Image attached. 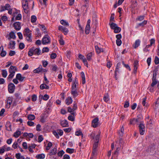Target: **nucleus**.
I'll use <instances>...</instances> for the list:
<instances>
[{
    "instance_id": "37",
    "label": "nucleus",
    "mask_w": 159,
    "mask_h": 159,
    "mask_svg": "<svg viewBox=\"0 0 159 159\" xmlns=\"http://www.w3.org/2000/svg\"><path fill=\"white\" fill-rule=\"evenodd\" d=\"M9 38H8L9 39H10V38L15 39L16 38V36L14 33L13 32H11L9 34Z\"/></svg>"
},
{
    "instance_id": "19",
    "label": "nucleus",
    "mask_w": 159,
    "mask_h": 159,
    "mask_svg": "<svg viewBox=\"0 0 159 159\" xmlns=\"http://www.w3.org/2000/svg\"><path fill=\"white\" fill-rule=\"evenodd\" d=\"M11 125L10 122H7L6 125V127L7 130L8 131H11Z\"/></svg>"
},
{
    "instance_id": "3",
    "label": "nucleus",
    "mask_w": 159,
    "mask_h": 159,
    "mask_svg": "<svg viewBox=\"0 0 159 159\" xmlns=\"http://www.w3.org/2000/svg\"><path fill=\"white\" fill-rule=\"evenodd\" d=\"M42 42L43 44H46L50 43L51 39L49 36L48 35H45L43 38Z\"/></svg>"
},
{
    "instance_id": "24",
    "label": "nucleus",
    "mask_w": 159,
    "mask_h": 159,
    "mask_svg": "<svg viewBox=\"0 0 159 159\" xmlns=\"http://www.w3.org/2000/svg\"><path fill=\"white\" fill-rule=\"evenodd\" d=\"M72 109V108L70 107H68L67 108L68 111L70 113H71V115L75 116L76 115V113L75 112H74Z\"/></svg>"
},
{
    "instance_id": "44",
    "label": "nucleus",
    "mask_w": 159,
    "mask_h": 159,
    "mask_svg": "<svg viewBox=\"0 0 159 159\" xmlns=\"http://www.w3.org/2000/svg\"><path fill=\"white\" fill-rule=\"evenodd\" d=\"M121 28L118 26L117 28L115 29V30H114V32L115 33H119L121 31Z\"/></svg>"
},
{
    "instance_id": "63",
    "label": "nucleus",
    "mask_w": 159,
    "mask_h": 159,
    "mask_svg": "<svg viewBox=\"0 0 159 159\" xmlns=\"http://www.w3.org/2000/svg\"><path fill=\"white\" fill-rule=\"evenodd\" d=\"M43 137L42 135H40L38 137V142H41L43 140Z\"/></svg>"
},
{
    "instance_id": "22",
    "label": "nucleus",
    "mask_w": 159,
    "mask_h": 159,
    "mask_svg": "<svg viewBox=\"0 0 159 159\" xmlns=\"http://www.w3.org/2000/svg\"><path fill=\"white\" fill-rule=\"evenodd\" d=\"M109 25H110L111 29L114 30H115V29L118 27V26L116 24L113 22L109 23Z\"/></svg>"
},
{
    "instance_id": "7",
    "label": "nucleus",
    "mask_w": 159,
    "mask_h": 159,
    "mask_svg": "<svg viewBox=\"0 0 159 159\" xmlns=\"http://www.w3.org/2000/svg\"><path fill=\"white\" fill-rule=\"evenodd\" d=\"M15 86L13 83L10 84L8 86V91L10 93H13L14 91Z\"/></svg>"
},
{
    "instance_id": "48",
    "label": "nucleus",
    "mask_w": 159,
    "mask_h": 159,
    "mask_svg": "<svg viewBox=\"0 0 159 159\" xmlns=\"http://www.w3.org/2000/svg\"><path fill=\"white\" fill-rule=\"evenodd\" d=\"M49 51V49L48 47L43 48L42 50V52L43 53L45 52H48Z\"/></svg>"
},
{
    "instance_id": "49",
    "label": "nucleus",
    "mask_w": 159,
    "mask_h": 159,
    "mask_svg": "<svg viewBox=\"0 0 159 159\" xmlns=\"http://www.w3.org/2000/svg\"><path fill=\"white\" fill-rule=\"evenodd\" d=\"M5 10H8L11 8V7L9 4H7L5 6Z\"/></svg>"
},
{
    "instance_id": "54",
    "label": "nucleus",
    "mask_w": 159,
    "mask_h": 159,
    "mask_svg": "<svg viewBox=\"0 0 159 159\" xmlns=\"http://www.w3.org/2000/svg\"><path fill=\"white\" fill-rule=\"evenodd\" d=\"M74 116L72 115L68 116V119L71 121H73L74 120Z\"/></svg>"
},
{
    "instance_id": "14",
    "label": "nucleus",
    "mask_w": 159,
    "mask_h": 159,
    "mask_svg": "<svg viewBox=\"0 0 159 159\" xmlns=\"http://www.w3.org/2000/svg\"><path fill=\"white\" fill-rule=\"evenodd\" d=\"M60 124L63 127H66L68 126V122L66 120L61 121Z\"/></svg>"
},
{
    "instance_id": "33",
    "label": "nucleus",
    "mask_w": 159,
    "mask_h": 159,
    "mask_svg": "<svg viewBox=\"0 0 159 159\" xmlns=\"http://www.w3.org/2000/svg\"><path fill=\"white\" fill-rule=\"evenodd\" d=\"M95 48L97 52L98 53H99L103 51L102 49L99 48L98 46H95Z\"/></svg>"
},
{
    "instance_id": "16",
    "label": "nucleus",
    "mask_w": 159,
    "mask_h": 159,
    "mask_svg": "<svg viewBox=\"0 0 159 159\" xmlns=\"http://www.w3.org/2000/svg\"><path fill=\"white\" fill-rule=\"evenodd\" d=\"M72 102V99L71 97H68L65 100V102L66 104L68 105H70Z\"/></svg>"
},
{
    "instance_id": "10",
    "label": "nucleus",
    "mask_w": 159,
    "mask_h": 159,
    "mask_svg": "<svg viewBox=\"0 0 159 159\" xmlns=\"http://www.w3.org/2000/svg\"><path fill=\"white\" fill-rule=\"evenodd\" d=\"M17 71V69L16 66H11L10 67L9 69V72L10 73L15 74V72Z\"/></svg>"
},
{
    "instance_id": "29",
    "label": "nucleus",
    "mask_w": 159,
    "mask_h": 159,
    "mask_svg": "<svg viewBox=\"0 0 159 159\" xmlns=\"http://www.w3.org/2000/svg\"><path fill=\"white\" fill-rule=\"evenodd\" d=\"M60 23L63 25L65 26H69V23L66 20H62L60 21Z\"/></svg>"
},
{
    "instance_id": "34",
    "label": "nucleus",
    "mask_w": 159,
    "mask_h": 159,
    "mask_svg": "<svg viewBox=\"0 0 159 159\" xmlns=\"http://www.w3.org/2000/svg\"><path fill=\"white\" fill-rule=\"evenodd\" d=\"M103 99L104 101L105 102H107L108 101L109 98V96L107 93H106L104 95Z\"/></svg>"
},
{
    "instance_id": "47",
    "label": "nucleus",
    "mask_w": 159,
    "mask_h": 159,
    "mask_svg": "<svg viewBox=\"0 0 159 159\" xmlns=\"http://www.w3.org/2000/svg\"><path fill=\"white\" fill-rule=\"evenodd\" d=\"M52 146V143L51 142H49L47 145V146L46 147V149L47 150H49L50 147Z\"/></svg>"
},
{
    "instance_id": "8",
    "label": "nucleus",
    "mask_w": 159,
    "mask_h": 159,
    "mask_svg": "<svg viewBox=\"0 0 159 159\" xmlns=\"http://www.w3.org/2000/svg\"><path fill=\"white\" fill-rule=\"evenodd\" d=\"M98 119L97 118L94 119L92 121V126L94 128H96L98 126Z\"/></svg>"
},
{
    "instance_id": "17",
    "label": "nucleus",
    "mask_w": 159,
    "mask_h": 159,
    "mask_svg": "<svg viewBox=\"0 0 159 159\" xmlns=\"http://www.w3.org/2000/svg\"><path fill=\"white\" fill-rule=\"evenodd\" d=\"M16 78V79L21 82L23 81L25 78L24 77H22L20 74H17Z\"/></svg>"
},
{
    "instance_id": "35",
    "label": "nucleus",
    "mask_w": 159,
    "mask_h": 159,
    "mask_svg": "<svg viewBox=\"0 0 159 159\" xmlns=\"http://www.w3.org/2000/svg\"><path fill=\"white\" fill-rule=\"evenodd\" d=\"M158 83V81L156 80H155L154 79H152V83L151 84V87H153L154 86L156 85Z\"/></svg>"
},
{
    "instance_id": "27",
    "label": "nucleus",
    "mask_w": 159,
    "mask_h": 159,
    "mask_svg": "<svg viewBox=\"0 0 159 159\" xmlns=\"http://www.w3.org/2000/svg\"><path fill=\"white\" fill-rule=\"evenodd\" d=\"M45 155L43 153L37 155L36 156V158L39 159H43L45 158Z\"/></svg>"
},
{
    "instance_id": "21",
    "label": "nucleus",
    "mask_w": 159,
    "mask_h": 159,
    "mask_svg": "<svg viewBox=\"0 0 159 159\" xmlns=\"http://www.w3.org/2000/svg\"><path fill=\"white\" fill-rule=\"evenodd\" d=\"M109 25H110L111 29L114 30H115V29L118 27V26L116 24L113 22L109 23Z\"/></svg>"
},
{
    "instance_id": "11",
    "label": "nucleus",
    "mask_w": 159,
    "mask_h": 159,
    "mask_svg": "<svg viewBox=\"0 0 159 159\" xmlns=\"http://www.w3.org/2000/svg\"><path fill=\"white\" fill-rule=\"evenodd\" d=\"M120 148L119 147L117 148H116V150L113 154V156L111 159H112L113 157L115 158L116 159H117L118 155L119 152L120 150Z\"/></svg>"
},
{
    "instance_id": "2",
    "label": "nucleus",
    "mask_w": 159,
    "mask_h": 159,
    "mask_svg": "<svg viewBox=\"0 0 159 159\" xmlns=\"http://www.w3.org/2000/svg\"><path fill=\"white\" fill-rule=\"evenodd\" d=\"M22 7L25 13H27L29 11V7L27 0H22Z\"/></svg>"
},
{
    "instance_id": "23",
    "label": "nucleus",
    "mask_w": 159,
    "mask_h": 159,
    "mask_svg": "<svg viewBox=\"0 0 159 159\" xmlns=\"http://www.w3.org/2000/svg\"><path fill=\"white\" fill-rule=\"evenodd\" d=\"M40 88L41 89H49V87L46 84H43L40 86Z\"/></svg>"
},
{
    "instance_id": "25",
    "label": "nucleus",
    "mask_w": 159,
    "mask_h": 159,
    "mask_svg": "<svg viewBox=\"0 0 159 159\" xmlns=\"http://www.w3.org/2000/svg\"><path fill=\"white\" fill-rule=\"evenodd\" d=\"M12 101V98L11 97H8L7 99V103L9 104L8 108L10 107Z\"/></svg>"
},
{
    "instance_id": "41",
    "label": "nucleus",
    "mask_w": 159,
    "mask_h": 159,
    "mask_svg": "<svg viewBox=\"0 0 159 159\" xmlns=\"http://www.w3.org/2000/svg\"><path fill=\"white\" fill-rule=\"evenodd\" d=\"M36 20V17L35 16L33 15L31 16V21L32 23L35 22Z\"/></svg>"
},
{
    "instance_id": "50",
    "label": "nucleus",
    "mask_w": 159,
    "mask_h": 159,
    "mask_svg": "<svg viewBox=\"0 0 159 159\" xmlns=\"http://www.w3.org/2000/svg\"><path fill=\"white\" fill-rule=\"evenodd\" d=\"M71 94L73 95V97L75 98L78 95V92L76 91H75L74 92H73L71 93Z\"/></svg>"
},
{
    "instance_id": "13",
    "label": "nucleus",
    "mask_w": 159,
    "mask_h": 159,
    "mask_svg": "<svg viewBox=\"0 0 159 159\" xmlns=\"http://www.w3.org/2000/svg\"><path fill=\"white\" fill-rule=\"evenodd\" d=\"M31 31L28 28L25 29L24 35L25 36H29L31 35Z\"/></svg>"
},
{
    "instance_id": "64",
    "label": "nucleus",
    "mask_w": 159,
    "mask_h": 159,
    "mask_svg": "<svg viewBox=\"0 0 159 159\" xmlns=\"http://www.w3.org/2000/svg\"><path fill=\"white\" fill-rule=\"evenodd\" d=\"M27 125L30 126H33L34 125V123L31 121H28L27 123Z\"/></svg>"
},
{
    "instance_id": "9",
    "label": "nucleus",
    "mask_w": 159,
    "mask_h": 159,
    "mask_svg": "<svg viewBox=\"0 0 159 159\" xmlns=\"http://www.w3.org/2000/svg\"><path fill=\"white\" fill-rule=\"evenodd\" d=\"M91 138H92L93 139H94L95 142H98V140L100 137V134H98L94 136V134L93 133H92L91 135Z\"/></svg>"
},
{
    "instance_id": "62",
    "label": "nucleus",
    "mask_w": 159,
    "mask_h": 159,
    "mask_svg": "<svg viewBox=\"0 0 159 159\" xmlns=\"http://www.w3.org/2000/svg\"><path fill=\"white\" fill-rule=\"evenodd\" d=\"M116 43L117 46H120L121 44V41L120 39H117Z\"/></svg>"
},
{
    "instance_id": "55",
    "label": "nucleus",
    "mask_w": 159,
    "mask_h": 159,
    "mask_svg": "<svg viewBox=\"0 0 159 159\" xmlns=\"http://www.w3.org/2000/svg\"><path fill=\"white\" fill-rule=\"evenodd\" d=\"M64 153V152L63 150H61L58 153V155L59 157H62Z\"/></svg>"
},
{
    "instance_id": "53",
    "label": "nucleus",
    "mask_w": 159,
    "mask_h": 159,
    "mask_svg": "<svg viewBox=\"0 0 159 159\" xmlns=\"http://www.w3.org/2000/svg\"><path fill=\"white\" fill-rule=\"evenodd\" d=\"M25 47V45L23 43H20L19 44V48L20 49H23Z\"/></svg>"
},
{
    "instance_id": "43",
    "label": "nucleus",
    "mask_w": 159,
    "mask_h": 159,
    "mask_svg": "<svg viewBox=\"0 0 159 159\" xmlns=\"http://www.w3.org/2000/svg\"><path fill=\"white\" fill-rule=\"evenodd\" d=\"M137 2L135 1H133L132 2L131 5V7L132 8H134L137 7Z\"/></svg>"
},
{
    "instance_id": "32",
    "label": "nucleus",
    "mask_w": 159,
    "mask_h": 159,
    "mask_svg": "<svg viewBox=\"0 0 159 159\" xmlns=\"http://www.w3.org/2000/svg\"><path fill=\"white\" fill-rule=\"evenodd\" d=\"M36 146V145L35 144H32L31 145H29L28 147L29 150L30 152H33L32 148H34Z\"/></svg>"
},
{
    "instance_id": "26",
    "label": "nucleus",
    "mask_w": 159,
    "mask_h": 159,
    "mask_svg": "<svg viewBox=\"0 0 159 159\" xmlns=\"http://www.w3.org/2000/svg\"><path fill=\"white\" fill-rule=\"evenodd\" d=\"M42 68L41 66H40L37 69L34 70V72L35 73H38L42 71Z\"/></svg>"
},
{
    "instance_id": "60",
    "label": "nucleus",
    "mask_w": 159,
    "mask_h": 159,
    "mask_svg": "<svg viewBox=\"0 0 159 159\" xmlns=\"http://www.w3.org/2000/svg\"><path fill=\"white\" fill-rule=\"evenodd\" d=\"M52 70L53 71H56L57 68V67L56 65H53L52 66Z\"/></svg>"
},
{
    "instance_id": "40",
    "label": "nucleus",
    "mask_w": 159,
    "mask_h": 159,
    "mask_svg": "<svg viewBox=\"0 0 159 159\" xmlns=\"http://www.w3.org/2000/svg\"><path fill=\"white\" fill-rule=\"evenodd\" d=\"M2 75L3 77L6 78L7 75V72L6 70H2Z\"/></svg>"
},
{
    "instance_id": "31",
    "label": "nucleus",
    "mask_w": 159,
    "mask_h": 159,
    "mask_svg": "<svg viewBox=\"0 0 159 159\" xmlns=\"http://www.w3.org/2000/svg\"><path fill=\"white\" fill-rule=\"evenodd\" d=\"M28 119L31 121L34 120L35 118V116L34 115L29 114L27 116Z\"/></svg>"
},
{
    "instance_id": "20",
    "label": "nucleus",
    "mask_w": 159,
    "mask_h": 159,
    "mask_svg": "<svg viewBox=\"0 0 159 159\" xmlns=\"http://www.w3.org/2000/svg\"><path fill=\"white\" fill-rule=\"evenodd\" d=\"M154 108L156 111L159 110V101L157 100L156 101L154 106Z\"/></svg>"
},
{
    "instance_id": "59",
    "label": "nucleus",
    "mask_w": 159,
    "mask_h": 159,
    "mask_svg": "<svg viewBox=\"0 0 159 159\" xmlns=\"http://www.w3.org/2000/svg\"><path fill=\"white\" fill-rule=\"evenodd\" d=\"M153 125V121L152 120L150 119L147 123V125L152 126Z\"/></svg>"
},
{
    "instance_id": "45",
    "label": "nucleus",
    "mask_w": 159,
    "mask_h": 159,
    "mask_svg": "<svg viewBox=\"0 0 159 159\" xmlns=\"http://www.w3.org/2000/svg\"><path fill=\"white\" fill-rule=\"evenodd\" d=\"M53 134L56 137L57 139L59 138V136L58 135V133L57 131H56L55 130L53 131L52 132Z\"/></svg>"
},
{
    "instance_id": "6",
    "label": "nucleus",
    "mask_w": 159,
    "mask_h": 159,
    "mask_svg": "<svg viewBox=\"0 0 159 159\" xmlns=\"http://www.w3.org/2000/svg\"><path fill=\"white\" fill-rule=\"evenodd\" d=\"M58 30L64 33L65 35L67 34L68 31V30L67 28L61 25L59 26Z\"/></svg>"
},
{
    "instance_id": "42",
    "label": "nucleus",
    "mask_w": 159,
    "mask_h": 159,
    "mask_svg": "<svg viewBox=\"0 0 159 159\" xmlns=\"http://www.w3.org/2000/svg\"><path fill=\"white\" fill-rule=\"evenodd\" d=\"M57 149L56 148H54L53 149L51 150L50 152V155H54L56 153Z\"/></svg>"
},
{
    "instance_id": "46",
    "label": "nucleus",
    "mask_w": 159,
    "mask_h": 159,
    "mask_svg": "<svg viewBox=\"0 0 159 159\" xmlns=\"http://www.w3.org/2000/svg\"><path fill=\"white\" fill-rule=\"evenodd\" d=\"M78 85V81L76 79H75L73 82V84L72 86H74V87L76 88Z\"/></svg>"
},
{
    "instance_id": "36",
    "label": "nucleus",
    "mask_w": 159,
    "mask_h": 159,
    "mask_svg": "<svg viewBox=\"0 0 159 159\" xmlns=\"http://www.w3.org/2000/svg\"><path fill=\"white\" fill-rule=\"evenodd\" d=\"M140 41L139 40H137L135 42L134 44V48H137L140 45Z\"/></svg>"
},
{
    "instance_id": "57",
    "label": "nucleus",
    "mask_w": 159,
    "mask_h": 159,
    "mask_svg": "<svg viewBox=\"0 0 159 159\" xmlns=\"http://www.w3.org/2000/svg\"><path fill=\"white\" fill-rule=\"evenodd\" d=\"M136 123L135 120H134V118L133 119H130V120L129 124L131 125H134Z\"/></svg>"
},
{
    "instance_id": "58",
    "label": "nucleus",
    "mask_w": 159,
    "mask_h": 159,
    "mask_svg": "<svg viewBox=\"0 0 159 159\" xmlns=\"http://www.w3.org/2000/svg\"><path fill=\"white\" fill-rule=\"evenodd\" d=\"M75 134L76 136H79L80 135H82L83 137L82 132L80 131H76L75 133Z\"/></svg>"
},
{
    "instance_id": "28",
    "label": "nucleus",
    "mask_w": 159,
    "mask_h": 159,
    "mask_svg": "<svg viewBox=\"0 0 159 159\" xmlns=\"http://www.w3.org/2000/svg\"><path fill=\"white\" fill-rule=\"evenodd\" d=\"M21 132L19 130H17L13 134V136L16 138H18L21 134Z\"/></svg>"
},
{
    "instance_id": "39",
    "label": "nucleus",
    "mask_w": 159,
    "mask_h": 159,
    "mask_svg": "<svg viewBox=\"0 0 159 159\" xmlns=\"http://www.w3.org/2000/svg\"><path fill=\"white\" fill-rule=\"evenodd\" d=\"M74 151V149L73 148H67L66 150V152L70 154L73 153Z\"/></svg>"
},
{
    "instance_id": "38",
    "label": "nucleus",
    "mask_w": 159,
    "mask_h": 159,
    "mask_svg": "<svg viewBox=\"0 0 159 159\" xmlns=\"http://www.w3.org/2000/svg\"><path fill=\"white\" fill-rule=\"evenodd\" d=\"M90 28V25H86L85 27V33L86 34H89Z\"/></svg>"
},
{
    "instance_id": "12",
    "label": "nucleus",
    "mask_w": 159,
    "mask_h": 159,
    "mask_svg": "<svg viewBox=\"0 0 159 159\" xmlns=\"http://www.w3.org/2000/svg\"><path fill=\"white\" fill-rule=\"evenodd\" d=\"M15 29L17 30H19L21 28L20 23L19 22H17L14 23L13 24Z\"/></svg>"
},
{
    "instance_id": "51",
    "label": "nucleus",
    "mask_w": 159,
    "mask_h": 159,
    "mask_svg": "<svg viewBox=\"0 0 159 159\" xmlns=\"http://www.w3.org/2000/svg\"><path fill=\"white\" fill-rule=\"evenodd\" d=\"M154 62L155 64L157 65L159 63V59L158 57L157 56L155 57L154 60Z\"/></svg>"
},
{
    "instance_id": "5",
    "label": "nucleus",
    "mask_w": 159,
    "mask_h": 159,
    "mask_svg": "<svg viewBox=\"0 0 159 159\" xmlns=\"http://www.w3.org/2000/svg\"><path fill=\"white\" fill-rule=\"evenodd\" d=\"M79 57L80 59L82 60L84 65L86 66L87 67H88V63L86 59L84 56L81 54H79Z\"/></svg>"
},
{
    "instance_id": "15",
    "label": "nucleus",
    "mask_w": 159,
    "mask_h": 159,
    "mask_svg": "<svg viewBox=\"0 0 159 159\" xmlns=\"http://www.w3.org/2000/svg\"><path fill=\"white\" fill-rule=\"evenodd\" d=\"M93 54L92 52H90L87 54L86 55V60H88L89 61H90L92 59V57Z\"/></svg>"
},
{
    "instance_id": "4",
    "label": "nucleus",
    "mask_w": 159,
    "mask_h": 159,
    "mask_svg": "<svg viewBox=\"0 0 159 159\" xmlns=\"http://www.w3.org/2000/svg\"><path fill=\"white\" fill-rule=\"evenodd\" d=\"M140 134L143 135L145 132V127L144 124L143 123H141L139 126Z\"/></svg>"
},
{
    "instance_id": "1",
    "label": "nucleus",
    "mask_w": 159,
    "mask_h": 159,
    "mask_svg": "<svg viewBox=\"0 0 159 159\" xmlns=\"http://www.w3.org/2000/svg\"><path fill=\"white\" fill-rule=\"evenodd\" d=\"M41 51L39 48H35L33 47L31 48L28 52V56L30 57L32 56L33 54L37 55H39L41 54Z\"/></svg>"
},
{
    "instance_id": "30",
    "label": "nucleus",
    "mask_w": 159,
    "mask_h": 159,
    "mask_svg": "<svg viewBox=\"0 0 159 159\" xmlns=\"http://www.w3.org/2000/svg\"><path fill=\"white\" fill-rule=\"evenodd\" d=\"M81 75L82 80V83L83 84H84L85 83V76L84 73L83 72H82L81 73Z\"/></svg>"
},
{
    "instance_id": "61",
    "label": "nucleus",
    "mask_w": 159,
    "mask_h": 159,
    "mask_svg": "<svg viewBox=\"0 0 159 159\" xmlns=\"http://www.w3.org/2000/svg\"><path fill=\"white\" fill-rule=\"evenodd\" d=\"M77 105L76 103H74L73 106L72 107L73 111L75 112V111L77 109Z\"/></svg>"
},
{
    "instance_id": "52",
    "label": "nucleus",
    "mask_w": 159,
    "mask_h": 159,
    "mask_svg": "<svg viewBox=\"0 0 159 159\" xmlns=\"http://www.w3.org/2000/svg\"><path fill=\"white\" fill-rule=\"evenodd\" d=\"M21 15L20 14H18L16 17V19L17 20H20L21 18Z\"/></svg>"
},
{
    "instance_id": "18",
    "label": "nucleus",
    "mask_w": 159,
    "mask_h": 159,
    "mask_svg": "<svg viewBox=\"0 0 159 159\" xmlns=\"http://www.w3.org/2000/svg\"><path fill=\"white\" fill-rule=\"evenodd\" d=\"M15 44V41H10L9 42L10 46L9 47V48L12 49H14Z\"/></svg>"
},
{
    "instance_id": "56",
    "label": "nucleus",
    "mask_w": 159,
    "mask_h": 159,
    "mask_svg": "<svg viewBox=\"0 0 159 159\" xmlns=\"http://www.w3.org/2000/svg\"><path fill=\"white\" fill-rule=\"evenodd\" d=\"M57 57V55L55 53H52L51 54L50 57L52 59H54Z\"/></svg>"
}]
</instances>
